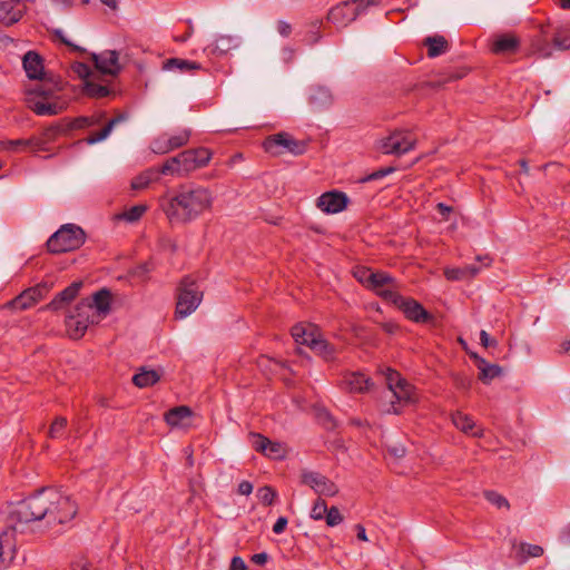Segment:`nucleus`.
I'll list each match as a JSON object with an SVG mask.
<instances>
[{
  "label": "nucleus",
  "instance_id": "21",
  "mask_svg": "<svg viewBox=\"0 0 570 570\" xmlns=\"http://www.w3.org/2000/svg\"><path fill=\"white\" fill-rule=\"evenodd\" d=\"M79 321H82L87 326L90 324H97L100 321L99 315L92 306L89 304V297L82 298L76 306L73 312L71 313Z\"/></svg>",
  "mask_w": 570,
  "mask_h": 570
},
{
  "label": "nucleus",
  "instance_id": "20",
  "mask_svg": "<svg viewBox=\"0 0 570 570\" xmlns=\"http://www.w3.org/2000/svg\"><path fill=\"white\" fill-rule=\"evenodd\" d=\"M28 107L39 116H55L60 114L65 109L63 104L57 101H42L35 97L27 98Z\"/></svg>",
  "mask_w": 570,
  "mask_h": 570
},
{
  "label": "nucleus",
  "instance_id": "34",
  "mask_svg": "<svg viewBox=\"0 0 570 570\" xmlns=\"http://www.w3.org/2000/svg\"><path fill=\"white\" fill-rule=\"evenodd\" d=\"M82 92L89 98L99 99L109 96L111 90L108 86L97 83L90 79L83 82Z\"/></svg>",
  "mask_w": 570,
  "mask_h": 570
},
{
  "label": "nucleus",
  "instance_id": "50",
  "mask_svg": "<svg viewBox=\"0 0 570 570\" xmlns=\"http://www.w3.org/2000/svg\"><path fill=\"white\" fill-rule=\"evenodd\" d=\"M67 423H68V421L65 416H57L50 425L49 438H51V439L60 438L67 428Z\"/></svg>",
  "mask_w": 570,
  "mask_h": 570
},
{
  "label": "nucleus",
  "instance_id": "40",
  "mask_svg": "<svg viewBox=\"0 0 570 570\" xmlns=\"http://www.w3.org/2000/svg\"><path fill=\"white\" fill-rule=\"evenodd\" d=\"M68 118H63L43 130V136L47 140H53L60 135L69 132Z\"/></svg>",
  "mask_w": 570,
  "mask_h": 570
},
{
  "label": "nucleus",
  "instance_id": "46",
  "mask_svg": "<svg viewBox=\"0 0 570 570\" xmlns=\"http://www.w3.org/2000/svg\"><path fill=\"white\" fill-rule=\"evenodd\" d=\"M190 135H191V132L189 129H184L177 135L167 137L168 144H169L171 150L178 149V148L187 145L189 141Z\"/></svg>",
  "mask_w": 570,
  "mask_h": 570
},
{
  "label": "nucleus",
  "instance_id": "15",
  "mask_svg": "<svg viewBox=\"0 0 570 570\" xmlns=\"http://www.w3.org/2000/svg\"><path fill=\"white\" fill-rule=\"evenodd\" d=\"M41 83L36 85L28 92V97L42 98L45 100H49L55 97L56 92L63 90V81L60 77L50 73L46 79L40 80Z\"/></svg>",
  "mask_w": 570,
  "mask_h": 570
},
{
  "label": "nucleus",
  "instance_id": "10",
  "mask_svg": "<svg viewBox=\"0 0 570 570\" xmlns=\"http://www.w3.org/2000/svg\"><path fill=\"white\" fill-rule=\"evenodd\" d=\"M350 198L344 191L330 190L323 193L316 200V206L326 214H337L346 209Z\"/></svg>",
  "mask_w": 570,
  "mask_h": 570
},
{
  "label": "nucleus",
  "instance_id": "62",
  "mask_svg": "<svg viewBox=\"0 0 570 570\" xmlns=\"http://www.w3.org/2000/svg\"><path fill=\"white\" fill-rule=\"evenodd\" d=\"M452 381L456 389L469 390L471 387V379L462 373H453Z\"/></svg>",
  "mask_w": 570,
  "mask_h": 570
},
{
  "label": "nucleus",
  "instance_id": "19",
  "mask_svg": "<svg viewBox=\"0 0 570 570\" xmlns=\"http://www.w3.org/2000/svg\"><path fill=\"white\" fill-rule=\"evenodd\" d=\"M520 48V39L511 33L497 36L491 46V51L495 55H512Z\"/></svg>",
  "mask_w": 570,
  "mask_h": 570
},
{
  "label": "nucleus",
  "instance_id": "43",
  "mask_svg": "<svg viewBox=\"0 0 570 570\" xmlns=\"http://www.w3.org/2000/svg\"><path fill=\"white\" fill-rule=\"evenodd\" d=\"M147 212V206L144 204H138L129 209L116 215L117 219L126 220L128 223L138 222L141 216Z\"/></svg>",
  "mask_w": 570,
  "mask_h": 570
},
{
  "label": "nucleus",
  "instance_id": "11",
  "mask_svg": "<svg viewBox=\"0 0 570 570\" xmlns=\"http://www.w3.org/2000/svg\"><path fill=\"white\" fill-rule=\"evenodd\" d=\"M404 316L417 324H434L435 316L426 311L424 306L412 297H404L403 303L399 307Z\"/></svg>",
  "mask_w": 570,
  "mask_h": 570
},
{
  "label": "nucleus",
  "instance_id": "36",
  "mask_svg": "<svg viewBox=\"0 0 570 570\" xmlns=\"http://www.w3.org/2000/svg\"><path fill=\"white\" fill-rule=\"evenodd\" d=\"M65 323H66V328H67L68 335L72 340L81 338L88 328V326L82 321H79L72 314H70L66 317Z\"/></svg>",
  "mask_w": 570,
  "mask_h": 570
},
{
  "label": "nucleus",
  "instance_id": "29",
  "mask_svg": "<svg viewBox=\"0 0 570 570\" xmlns=\"http://www.w3.org/2000/svg\"><path fill=\"white\" fill-rule=\"evenodd\" d=\"M424 46L428 48V57L430 58L439 57L449 49V42L443 36L425 38Z\"/></svg>",
  "mask_w": 570,
  "mask_h": 570
},
{
  "label": "nucleus",
  "instance_id": "60",
  "mask_svg": "<svg viewBox=\"0 0 570 570\" xmlns=\"http://www.w3.org/2000/svg\"><path fill=\"white\" fill-rule=\"evenodd\" d=\"M110 127L106 125L101 130L90 134L85 140L88 145H94L105 140L110 135Z\"/></svg>",
  "mask_w": 570,
  "mask_h": 570
},
{
  "label": "nucleus",
  "instance_id": "45",
  "mask_svg": "<svg viewBox=\"0 0 570 570\" xmlns=\"http://www.w3.org/2000/svg\"><path fill=\"white\" fill-rule=\"evenodd\" d=\"M503 373V368L498 364H488L484 368L479 372L478 379L483 384H490L492 380L500 377Z\"/></svg>",
  "mask_w": 570,
  "mask_h": 570
},
{
  "label": "nucleus",
  "instance_id": "9",
  "mask_svg": "<svg viewBox=\"0 0 570 570\" xmlns=\"http://www.w3.org/2000/svg\"><path fill=\"white\" fill-rule=\"evenodd\" d=\"M357 0H348L333 7L327 13V20L336 26H347L360 14Z\"/></svg>",
  "mask_w": 570,
  "mask_h": 570
},
{
  "label": "nucleus",
  "instance_id": "37",
  "mask_svg": "<svg viewBox=\"0 0 570 570\" xmlns=\"http://www.w3.org/2000/svg\"><path fill=\"white\" fill-rule=\"evenodd\" d=\"M453 424L464 433H470L473 436H479L478 432H474L473 429L475 426L474 421L466 414L462 412H456L452 415Z\"/></svg>",
  "mask_w": 570,
  "mask_h": 570
},
{
  "label": "nucleus",
  "instance_id": "42",
  "mask_svg": "<svg viewBox=\"0 0 570 570\" xmlns=\"http://www.w3.org/2000/svg\"><path fill=\"white\" fill-rule=\"evenodd\" d=\"M2 147L9 151H20L27 150L35 146H39L38 140L35 139H14V140H4L0 141Z\"/></svg>",
  "mask_w": 570,
  "mask_h": 570
},
{
  "label": "nucleus",
  "instance_id": "22",
  "mask_svg": "<svg viewBox=\"0 0 570 570\" xmlns=\"http://www.w3.org/2000/svg\"><path fill=\"white\" fill-rule=\"evenodd\" d=\"M89 304L92 306V309L97 312L100 316L106 315L110 312L111 304V292L108 288H101L94 293L91 298H89Z\"/></svg>",
  "mask_w": 570,
  "mask_h": 570
},
{
  "label": "nucleus",
  "instance_id": "25",
  "mask_svg": "<svg viewBox=\"0 0 570 570\" xmlns=\"http://www.w3.org/2000/svg\"><path fill=\"white\" fill-rule=\"evenodd\" d=\"M39 301L40 298L36 294V291L32 289V287H29L10 301L9 306L14 309L24 311L33 306Z\"/></svg>",
  "mask_w": 570,
  "mask_h": 570
},
{
  "label": "nucleus",
  "instance_id": "4",
  "mask_svg": "<svg viewBox=\"0 0 570 570\" xmlns=\"http://www.w3.org/2000/svg\"><path fill=\"white\" fill-rule=\"evenodd\" d=\"M86 242L85 230L75 224H65L47 240L51 254H61L80 248Z\"/></svg>",
  "mask_w": 570,
  "mask_h": 570
},
{
  "label": "nucleus",
  "instance_id": "3",
  "mask_svg": "<svg viewBox=\"0 0 570 570\" xmlns=\"http://www.w3.org/2000/svg\"><path fill=\"white\" fill-rule=\"evenodd\" d=\"M212 151L205 147L186 149L168 158L160 166V171L165 176L185 177L196 169L205 167L212 159Z\"/></svg>",
  "mask_w": 570,
  "mask_h": 570
},
{
  "label": "nucleus",
  "instance_id": "57",
  "mask_svg": "<svg viewBox=\"0 0 570 570\" xmlns=\"http://www.w3.org/2000/svg\"><path fill=\"white\" fill-rule=\"evenodd\" d=\"M71 69L80 79L83 80V82L86 80H90L89 77L91 76V69L86 62L76 61L71 65Z\"/></svg>",
  "mask_w": 570,
  "mask_h": 570
},
{
  "label": "nucleus",
  "instance_id": "47",
  "mask_svg": "<svg viewBox=\"0 0 570 570\" xmlns=\"http://www.w3.org/2000/svg\"><path fill=\"white\" fill-rule=\"evenodd\" d=\"M276 497L277 492L269 485L262 487L257 490V498L259 502L266 507L272 505Z\"/></svg>",
  "mask_w": 570,
  "mask_h": 570
},
{
  "label": "nucleus",
  "instance_id": "58",
  "mask_svg": "<svg viewBox=\"0 0 570 570\" xmlns=\"http://www.w3.org/2000/svg\"><path fill=\"white\" fill-rule=\"evenodd\" d=\"M325 521L328 527H335L343 521V515L337 507H331L325 515Z\"/></svg>",
  "mask_w": 570,
  "mask_h": 570
},
{
  "label": "nucleus",
  "instance_id": "54",
  "mask_svg": "<svg viewBox=\"0 0 570 570\" xmlns=\"http://www.w3.org/2000/svg\"><path fill=\"white\" fill-rule=\"evenodd\" d=\"M484 498L490 502L492 503L493 505H495L497 508H507L509 509L510 508V503L509 501L503 497L501 495L500 493H498L497 491H493V490H487L484 491Z\"/></svg>",
  "mask_w": 570,
  "mask_h": 570
},
{
  "label": "nucleus",
  "instance_id": "14",
  "mask_svg": "<svg viewBox=\"0 0 570 570\" xmlns=\"http://www.w3.org/2000/svg\"><path fill=\"white\" fill-rule=\"evenodd\" d=\"M90 58L95 65V68L101 75L117 76L121 70V67L118 62L119 56L115 50H107L99 55L91 53Z\"/></svg>",
  "mask_w": 570,
  "mask_h": 570
},
{
  "label": "nucleus",
  "instance_id": "16",
  "mask_svg": "<svg viewBox=\"0 0 570 570\" xmlns=\"http://www.w3.org/2000/svg\"><path fill=\"white\" fill-rule=\"evenodd\" d=\"M20 566L12 537L9 532L3 531L0 534V570Z\"/></svg>",
  "mask_w": 570,
  "mask_h": 570
},
{
  "label": "nucleus",
  "instance_id": "63",
  "mask_svg": "<svg viewBox=\"0 0 570 570\" xmlns=\"http://www.w3.org/2000/svg\"><path fill=\"white\" fill-rule=\"evenodd\" d=\"M553 47L559 50H567L570 48V38L560 32H556L552 38Z\"/></svg>",
  "mask_w": 570,
  "mask_h": 570
},
{
  "label": "nucleus",
  "instance_id": "59",
  "mask_svg": "<svg viewBox=\"0 0 570 570\" xmlns=\"http://www.w3.org/2000/svg\"><path fill=\"white\" fill-rule=\"evenodd\" d=\"M92 563L88 560V558L79 553L72 558L70 561V568L71 570H88L89 567H91Z\"/></svg>",
  "mask_w": 570,
  "mask_h": 570
},
{
  "label": "nucleus",
  "instance_id": "55",
  "mask_svg": "<svg viewBox=\"0 0 570 570\" xmlns=\"http://www.w3.org/2000/svg\"><path fill=\"white\" fill-rule=\"evenodd\" d=\"M328 508L323 499H317L311 510V518L314 520H323L326 515Z\"/></svg>",
  "mask_w": 570,
  "mask_h": 570
},
{
  "label": "nucleus",
  "instance_id": "35",
  "mask_svg": "<svg viewBox=\"0 0 570 570\" xmlns=\"http://www.w3.org/2000/svg\"><path fill=\"white\" fill-rule=\"evenodd\" d=\"M160 380V375L155 370H142L132 376V383L138 387L153 386Z\"/></svg>",
  "mask_w": 570,
  "mask_h": 570
},
{
  "label": "nucleus",
  "instance_id": "27",
  "mask_svg": "<svg viewBox=\"0 0 570 570\" xmlns=\"http://www.w3.org/2000/svg\"><path fill=\"white\" fill-rule=\"evenodd\" d=\"M191 415H193V411L189 406L179 405V406H175V407L168 410L165 413L164 419L168 425L178 426V425L183 424L185 419H188Z\"/></svg>",
  "mask_w": 570,
  "mask_h": 570
},
{
  "label": "nucleus",
  "instance_id": "8",
  "mask_svg": "<svg viewBox=\"0 0 570 570\" xmlns=\"http://www.w3.org/2000/svg\"><path fill=\"white\" fill-rule=\"evenodd\" d=\"M301 483L313 489L318 495L334 497L338 493V487L320 472L304 470Z\"/></svg>",
  "mask_w": 570,
  "mask_h": 570
},
{
  "label": "nucleus",
  "instance_id": "26",
  "mask_svg": "<svg viewBox=\"0 0 570 570\" xmlns=\"http://www.w3.org/2000/svg\"><path fill=\"white\" fill-rule=\"evenodd\" d=\"M163 69L164 70L177 69L180 72H193L196 70H200L202 65L196 61H191V60H187V59H183V58H169L163 62Z\"/></svg>",
  "mask_w": 570,
  "mask_h": 570
},
{
  "label": "nucleus",
  "instance_id": "32",
  "mask_svg": "<svg viewBox=\"0 0 570 570\" xmlns=\"http://www.w3.org/2000/svg\"><path fill=\"white\" fill-rule=\"evenodd\" d=\"M344 383L351 392L363 393L370 389L371 380L362 373L354 372L345 377Z\"/></svg>",
  "mask_w": 570,
  "mask_h": 570
},
{
  "label": "nucleus",
  "instance_id": "49",
  "mask_svg": "<svg viewBox=\"0 0 570 570\" xmlns=\"http://www.w3.org/2000/svg\"><path fill=\"white\" fill-rule=\"evenodd\" d=\"M395 170H396V167H394V166L383 167V168H380V169L360 178L357 180V183L365 184V183H368L372 180H377V179L386 177L390 174H393Z\"/></svg>",
  "mask_w": 570,
  "mask_h": 570
},
{
  "label": "nucleus",
  "instance_id": "24",
  "mask_svg": "<svg viewBox=\"0 0 570 570\" xmlns=\"http://www.w3.org/2000/svg\"><path fill=\"white\" fill-rule=\"evenodd\" d=\"M308 347L327 362L335 360L336 350L334 345L320 337V335L316 338H309Z\"/></svg>",
  "mask_w": 570,
  "mask_h": 570
},
{
  "label": "nucleus",
  "instance_id": "33",
  "mask_svg": "<svg viewBox=\"0 0 570 570\" xmlns=\"http://www.w3.org/2000/svg\"><path fill=\"white\" fill-rule=\"evenodd\" d=\"M532 53L541 58H549L552 55V46L546 37V31L542 28L541 33L535 36L531 42Z\"/></svg>",
  "mask_w": 570,
  "mask_h": 570
},
{
  "label": "nucleus",
  "instance_id": "48",
  "mask_svg": "<svg viewBox=\"0 0 570 570\" xmlns=\"http://www.w3.org/2000/svg\"><path fill=\"white\" fill-rule=\"evenodd\" d=\"M249 438L252 439V446L256 452L267 453V448L271 444V440L261 433H249Z\"/></svg>",
  "mask_w": 570,
  "mask_h": 570
},
{
  "label": "nucleus",
  "instance_id": "51",
  "mask_svg": "<svg viewBox=\"0 0 570 570\" xmlns=\"http://www.w3.org/2000/svg\"><path fill=\"white\" fill-rule=\"evenodd\" d=\"M317 420L327 431H333L337 426L334 416L326 409L317 411Z\"/></svg>",
  "mask_w": 570,
  "mask_h": 570
},
{
  "label": "nucleus",
  "instance_id": "53",
  "mask_svg": "<svg viewBox=\"0 0 570 570\" xmlns=\"http://www.w3.org/2000/svg\"><path fill=\"white\" fill-rule=\"evenodd\" d=\"M97 122L92 117L80 116L75 119H68L69 131L76 129H83L94 126Z\"/></svg>",
  "mask_w": 570,
  "mask_h": 570
},
{
  "label": "nucleus",
  "instance_id": "13",
  "mask_svg": "<svg viewBox=\"0 0 570 570\" xmlns=\"http://www.w3.org/2000/svg\"><path fill=\"white\" fill-rule=\"evenodd\" d=\"M28 12V6L16 0H0V23L11 27L18 23Z\"/></svg>",
  "mask_w": 570,
  "mask_h": 570
},
{
  "label": "nucleus",
  "instance_id": "31",
  "mask_svg": "<svg viewBox=\"0 0 570 570\" xmlns=\"http://www.w3.org/2000/svg\"><path fill=\"white\" fill-rule=\"evenodd\" d=\"M480 272V267L469 265L464 267L446 268L444 276L448 281H463L474 277Z\"/></svg>",
  "mask_w": 570,
  "mask_h": 570
},
{
  "label": "nucleus",
  "instance_id": "17",
  "mask_svg": "<svg viewBox=\"0 0 570 570\" xmlns=\"http://www.w3.org/2000/svg\"><path fill=\"white\" fill-rule=\"evenodd\" d=\"M22 66L27 77L31 80L46 79V77L51 73L45 71L43 58L33 50L24 53L22 58Z\"/></svg>",
  "mask_w": 570,
  "mask_h": 570
},
{
  "label": "nucleus",
  "instance_id": "38",
  "mask_svg": "<svg viewBox=\"0 0 570 570\" xmlns=\"http://www.w3.org/2000/svg\"><path fill=\"white\" fill-rule=\"evenodd\" d=\"M543 554V548L538 544L521 543L517 550V559L520 563L529 558H537Z\"/></svg>",
  "mask_w": 570,
  "mask_h": 570
},
{
  "label": "nucleus",
  "instance_id": "39",
  "mask_svg": "<svg viewBox=\"0 0 570 570\" xmlns=\"http://www.w3.org/2000/svg\"><path fill=\"white\" fill-rule=\"evenodd\" d=\"M238 43V39L233 36H219L214 42L213 51L224 55L236 48Z\"/></svg>",
  "mask_w": 570,
  "mask_h": 570
},
{
  "label": "nucleus",
  "instance_id": "5",
  "mask_svg": "<svg viewBox=\"0 0 570 570\" xmlns=\"http://www.w3.org/2000/svg\"><path fill=\"white\" fill-rule=\"evenodd\" d=\"M203 292L191 276H185L177 287V303L175 316L184 318L191 314L200 304Z\"/></svg>",
  "mask_w": 570,
  "mask_h": 570
},
{
  "label": "nucleus",
  "instance_id": "6",
  "mask_svg": "<svg viewBox=\"0 0 570 570\" xmlns=\"http://www.w3.org/2000/svg\"><path fill=\"white\" fill-rule=\"evenodd\" d=\"M263 147L266 153L273 156H278L284 153L299 156L306 151L307 142L293 138V136L286 131H281L268 136L263 142Z\"/></svg>",
  "mask_w": 570,
  "mask_h": 570
},
{
  "label": "nucleus",
  "instance_id": "2",
  "mask_svg": "<svg viewBox=\"0 0 570 570\" xmlns=\"http://www.w3.org/2000/svg\"><path fill=\"white\" fill-rule=\"evenodd\" d=\"M214 202L209 188L196 185H180L169 198L160 200V206L171 224H187L212 208Z\"/></svg>",
  "mask_w": 570,
  "mask_h": 570
},
{
  "label": "nucleus",
  "instance_id": "64",
  "mask_svg": "<svg viewBox=\"0 0 570 570\" xmlns=\"http://www.w3.org/2000/svg\"><path fill=\"white\" fill-rule=\"evenodd\" d=\"M402 380L403 377H401L397 371L389 368L385 377L389 392H392V390L395 387V384H400Z\"/></svg>",
  "mask_w": 570,
  "mask_h": 570
},
{
  "label": "nucleus",
  "instance_id": "41",
  "mask_svg": "<svg viewBox=\"0 0 570 570\" xmlns=\"http://www.w3.org/2000/svg\"><path fill=\"white\" fill-rule=\"evenodd\" d=\"M292 336L297 344L308 346L309 338H316V334L314 331L308 330L306 326L302 324H296L292 327Z\"/></svg>",
  "mask_w": 570,
  "mask_h": 570
},
{
  "label": "nucleus",
  "instance_id": "1",
  "mask_svg": "<svg viewBox=\"0 0 570 570\" xmlns=\"http://www.w3.org/2000/svg\"><path fill=\"white\" fill-rule=\"evenodd\" d=\"M78 507L70 497L55 488H41L17 504L13 512L19 522L46 521L51 527L72 520Z\"/></svg>",
  "mask_w": 570,
  "mask_h": 570
},
{
  "label": "nucleus",
  "instance_id": "18",
  "mask_svg": "<svg viewBox=\"0 0 570 570\" xmlns=\"http://www.w3.org/2000/svg\"><path fill=\"white\" fill-rule=\"evenodd\" d=\"M82 287L81 281L72 282L69 286H67L63 291L59 292L53 299L46 305L45 309L57 312L72 302L80 288Z\"/></svg>",
  "mask_w": 570,
  "mask_h": 570
},
{
  "label": "nucleus",
  "instance_id": "7",
  "mask_svg": "<svg viewBox=\"0 0 570 570\" xmlns=\"http://www.w3.org/2000/svg\"><path fill=\"white\" fill-rule=\"evenodd\" d=\"M416 140L404 130H394L379 141L377 149L385 155L401 156L414 149Z\"/></svg>",
  "mask_w": 570,
  "mask_h": 570
},
{
  "label": "nucleus",
  "instance_id": "28",
  "mask_svg": "<svg viewBox=\"0 0 570 570\" xmlns=\"http://www.w3.org/2000/svg\"><path fill=\"white\" fill-rule=\"evenodd\" d=\"M308 100L311 106H313L316 110H321L330 107L333 99L328 89L324 87H316L312 89Z\"/></svg>",
  "mask_w": 570,
  "mask_h": 570
},
{
  "label": "nucleus",
  "instance_id": "61",
  "mask_svg": "<svg viewBox=\"0 0 570 570\" xmlns=\"http://www.w3.org/2000/svg\"><path fill=\"white\" fill-rule=\"evenodd\" d=\"M153 271V264L146 262L139 264L131 271V275L136 278L145 281L148 277V274Z\"/></svg>",
  "mask_w": 570,
  "mask_h": 570
},
{
  "label": "nucleus",
  "instance_id": "30",
  "mask_svg": "<svg viewBox=\"0 0 570 570\" xmlns=\"http://www.w3.org/2000/svg\"><path fill=\"white\" fill-rule=\"evenodd\" d=\"M370 277L368 289L377 293L380 289H383L385 286L397 287L395 279L386 272H373Z\"/></svg>",
  "mask_w": 570,
  "mask_h": 570
},
{
  "label": "nucleus",
  "instance_id": "56",
  "mask_svg": "<svg viewBox=\"0 0 570 570\" xmlns=\"http://www.w3.org/2000/svg\"><path fill=\"white\" fill-rule=\"evenodd\" d=\"M322 26V21L320 20H315L311 23V30L306 33V38H305V41L313 46L315 43H317L322 36L320 33V28Z\"/></svg>",
  "mask_w": 570,
  "mask_h": 570
},
{
  "label": "nucleus",
  "instance_id": "23",
  "mask_svg": "<svg viewBox=\"0 0 570 570\" xmlns=\"http://www.w3.org/2000/svg\"><path fill=\"white\" fill-rule=\"evenodd\" d=\"M160 175H163L160 166L150 167L132 178L130 187L132 190H142L148 187L151 181L158 180Z\"/></svg>",
  "mask_w": 570,
  "mask_h": 570
},
{
  "label": "nucleus",
  "instance_id": "12",
  "mask_svg": "<svg viewBox=\"0 0 570 570\" xmlns=\"http://www.w3.org/2000/svg\"><path fill=\"white\" fill-rule=\"evenodd\" d=\"M395 401H391L390 407L385 411L389 414H401L402 409L399 404H411L415 403L414 386L411 385L405 379L400 384H395V387L390 392Z\"/></svg>",
  "mask_w": 570,
  "mask_h": 570
},
{
  "label": "nucleus",
  "instance_id": "52",
  "mask_svg": "<svg viewBox=\"0 0 570 570\" xmlns=\"http://www.w3.org/2000/svg\"><path fill=\"white\" fill-rule=\"evenodd\" d=\"M150 149L153 150V153L158 154V155H164V154L171 151V148L168 144L167 136L161 135V136L155 138L151 141Z\"/></svg>",
  "mask_w": 570,
  "mask_h": 570
},
{
  "label": "nucleus",
  "instance_id": "44",
  "mask_svg": "<svg viewBox=\"0 0 570 570\" xmlns=\"http://www.w3.org/2000/svg\"><path fill=\"white\" fill-rule=\"evenodd\" d=\"M375 294L380 296L383 301L391 303L397 308L403 303V299L405 297L396 291V287L393 286H389L387 288L384 287L383 289H380Z\"/></svg>",
  "mask_w": 570,
  "mask_h": 570
}]
</instances>
